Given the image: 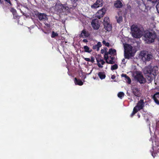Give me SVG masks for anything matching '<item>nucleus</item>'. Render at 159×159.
Segmentation results:
<instances>
[{
    "label": "nucleus",
    "mask_w": 159,
    "mask_h": 159,
    "mask_svg": "<svg viewBox=\"0 0 159 159\" xmlns=\"http://www.w3.org/2000/svg\"><path fill=\"white\" fill-rule=\"evenodd\" d=\"M132 36L136 38H140L143 35V31L140 26L135 24L130 27Z\"/></svg>",
    "instance_id": "f257e3e1"
},
{
    "label": "nucleus",
    "mask_w": 159,
    "mask_h": 159,
    "mask_svg": "<svg viewBox=\"0 0 159 159\" xmlns=\"http://www.w3.org/2000/svg\"><path fill=\"white\" fill-rule=\"evenodd\" d=\"M143 73L146 75V78L151 83L155 78L156 72L150 66L146 67L143 70Z\"/></svg>",
    "instance_id": "f03ea898"
},
{
    "label": "nucleus",
    "mask_w": 159,
    "mask_h": 159,
    "mask_svg": "<svg viewBox=\"0 0 159 159\" xmlns=\"http://www.w3.org/2000/svg\"><path fill=\"white\" fill-rule=\"evenodd\" d=\"M143 36L146 42L148 43H150L154 42L157 37V34L154 31L152 32L147 31L144 34Z\"/></svg>",
    "instance_id": "7ed1b4c3"
},
{
    "label": "nucleus",
    "mask_w": 159,
    "mask_h": 159,
    "mask_svg": "<svg viewBox=\"0 0 159 159\" xmlns=\"http://www.w3.org/2000/svg\"><path fill=\"white\" fill-rule=\"evenodd\" d=\"M124 56L125 58L129 59L131 57L133 56L132 52L133 48L130 45L127 44L124 46Z\"/></svg>",
    "instance_id": "20e7f679"
},
{
    "label": "nucleus",
    "mask_w": 159,
    "mask_h": 159,
    "mask_svg": "<svg viewBox=\"0 0 159 159\" xmlns=\"http://www.w3.org/2000/svg\"><path fill=\"white\" fill-rule=\"evenodd\" d=\"M134 79L140 84H143L146 83V79L140 72H137L134 77Z\"/></svg>",
    "instance_id": "39448f33"
},
{
    "label": "nucleus",
    "mask_w": 159,
    "mask_h": 159,
    "mask_svg": "<svg viewBox=\"0 0 159 159\" xmlns=\"http://www.w3.org/2000/svg\"><path fill=\"white\" fill-rule=\"evenodd\" d=\"M35 15L36 16L40 21H45L48 19L47 16L46 14L36 12Z\"/></svg>",
    "instance_id": "423d86ee"
},
{
    "label": "nucleus",
    "mask_w": 159,
    "mask_h": 159,
    "mask_svg": "<svg viewBox=\"0 0 159 159\" xmlns=\"http://www.w3.org/2000/svg\"><path fill=\"white\" fill-rule=\"evenodd\" d=\"M141 54L143 60H144L146 61H150L153 57L152 55V54H147L144 52H142L141 53Z\"/></svg>",
    "instance_id": "0eeeda50"
},
{
    "label": "nucleus",
    "mask_w": 159,
    "mask_h": 159,
    "mask_svg": "<svg viewBox=\"0 0 159 159\" xmlns=\"http://www.w3.org/2000/svg\"><path fill=\"white\" fill-rule=\"evenodd\" d=\"M106 12L105 8H102L101 9L98 10L95 15V17L99 19L103 17Z\"/></svg>",
    "instance_id": "6e6552de"
},
{
    "label": "nucleus",
    "mask_w": 159,
    "mask_h": 159,
    "mask_svg": "<svg viewBox=\"0 0 159 159\" xmlns=\"http://www.w3.org/2000/svg\"><path fill=\"white\" fill-rule=\"evenodd\" d=\"M144 102L143 99H140L137 105L134 107L138 111L143 109L144 107Z\"/></svg>",
    "instance_id": "1a4fd4ad"
},
{
    "label": "nucleus",
    "mask_w": 159,
    "mask_h": 159,
    "mask_svg": "<svg viewBox=\"0 0 159 159\" xmlns=\"http://www.w3.org/2000/svg\"><path fill=\"white\" fill-rule=\"evenodd\" d=\"M69 7L66 4H61L59 6L58 10L60 13L64 12L68 10Z\"/></svg>",
    "instance_id": "9d476101"
},
{
    "label": "nucleus",
    "mask_w": 159,
    "mask_h": 159,
    "mask_svg": "<svg viewBox=\"0 0 159 159\" xmlns=\"http://www.w3.org/2000/svg\"><path fill=\"white\" fill-rule=\"evenodd\" d=\"M133 93L136 97H139L140 96L141 93L139 89L137 86H134L132 88Z\"/></svg>",
    "instance_id": "9b49d317"
},
{
    "label": "nucleus",
    "mask_w": 159,
    "mask_h": 159,
    "mask_svg": "<svg viewBox=\"0 0 159 159\" xmlns=\"http://www.w3.org/2000/svg\"><path fill=\"white\" fill-rule=\"evenodd\" d=\"M90 33L86 29H84L81 32L80 34L79 35L80 38H88L90 36Z\"/></svg>",
    "instance_id": "f8f14e48"
},
{
    "label": "nucleus",
    "mask_w": 159,
    "mask_h": 159,
    "mask_svg": "<svg viewBox=\"0 0 159 159\" xmlns=\"http://www.w3.org/2000/svg\"><path fill=\"white\" fill-rule=\"evenodd\" d=\"M91 25L93 28L95 30H98L100 27L98 21L96 20H93L92 21Z\"/></svg>",
    "instance_id": "ddd939ff"
},
{
    "label": "nucleus",
    "mask_w": 159,
    "mask_h": 159,
    "mask_svg": "<svg viewBox=\"0 0 159 159\" xmlns=\"http://www.w3.org/2000/svg\"><path fill=\"white\" fill-rule=\"evenodd\" d=\"M96 60L97 62V65L98 67L100 68H102L103 66L102 65H104L105 63V62L101 58H96Z\"/></svg>",
    "instance_id": "4468645a"
},
{
    "label": "nucleus",
    "mask_w": 159,
    "mask_h": 159,
    "mask_svg": "<svg viewBox=\"0 0 159 159\" xmlns=\"http://www.w3.org/2000/svg\"><path fill=\"white\" fill-rule=\"evenodd\" d=\"M152 98L156 104L159 105V92H157L153 95L152 96Z\"/></svg>",
    "instance_id": "2eb2a0df"
},
{
    "label": "nucleus",
    "mask_w": 159,
    "mask_h": 159,
    "mask_svg": "<svg viewBox=\"0 0 159 159\" xmlns=\"http://www.w3.org/2000/svg\"><path fill=\"white\" fill-rule=\"evenodd\" d=\"M103 25L105 29L107 31H109L111 30V25L109 23L108 24L105 23Z\"/></svg>",
    "instance_id": "dca6fc26"
},
{
    "label": "nucleus",
    "mask_w": 159,
    "mask_h": 159,
    "mask_svg": "<svg viewBox=\"0 0 159 159\" xmlns=\"http://www.w3.org/2000/svg\"><path fill=\"white\" fill-rule=\"evenodd\" d=\"M114 6L116 8H121L123 6V4L120 0H117L114 3Z\"/></svg>",
    "instance_id": "f3484780"
},
{
    "label": "nucleus",
    "mask_w": 159,
    "mask_h": 159,
    "mask_svg": "<svg viewBox=\"0 0 159 159\" xmlns=\"http://www.w3.org/2000/svg\"><path fill=\"white\" fill-rule=\"evenodd\" d=\"M107 53L111 55H113V56L116 55V50L115 49H113L112 48H110L109 49L108 52H107Z\"/></svg>",
    "instance_id": "a211bd4d"
},
{
    "label": "nucleus",
    "mask_w": 159,
    "mask_h": 159,
    "mask_svg": "<svg viewBox=\"0 0 159 159\" xmlns=\"http://www.w3.org/2000/svg\"><path fill=\"white\" fill-rule=\"evenodd\" d=\"M98 76L101 80L104 79L106 76L104 72H100L98 73Z\"/></svg>",
    "instance_id": "6ab92c4d"
},
{
    "label": "nucleus",
    "mask_w": 159,
    "mask_h": 159,
    "mask_svg": "<svg viewBox=\"0 0 159 159\" xmlns=\"http://www.w3.org/2000/svg\"><path fill=\"white\" fill-rule=\"evenodd\" d=\"M102 46L101 43L100 42L97 43V44L94 45L93 47V49H97V51H98L99 49V48Z\"/></svg>",
    "instance_id": "aec40b11"
},
{
    "label": "nucleus",
    "mask_w": 159,
    "mask_h": 159,
    "mask_svg": "<svg viewBox=\"0 0 159 159\" xmlns=\"http://www.w3.org/2000/svg\"><path fill=\"white\" fill-rule=\"evenodd\" d=\"M75 83L76 84L80 86L82 85L83 84V82L80 80L77 79L76 78H75Z\"/></svg>",
    "instance_id": "412c9836"
},
{
    "label": "nucleus",
    "mask_w": 159,
    "mask_h": 159,
    "mask_svg": "<svg viewBox=\"0 0 159 159\" xmlns=\"http://www.w3.org/2000/svg\"><path fill=\"white\" fill-rule=\"evenodd\" d=\"M108 54L107 53V52H105V54H104V60L106 61V62L107 63L109 64V57L108 56Z\"/></svg>",
    "instance_id": "4be33fe9"
},
{
    "label": "nucleus",
    "mask_w": 159,
    "mask_h": 159,
    "mask_svg": "<svg viewBox=\"0 0 159 159\" xmlns=\"http://www.w3.org/2000/svg\"><path fill=\"white\" fill-rule=\"evenodd\" d=\"M84 52L90 53L92 51V49H90L87 46H84Z\"/></svg>",
    "instance_id": "5701e85b"
},
{
    "label": "nucleus",
    "mask_w": 159,
    "mask_h": 159,
    "mask_svg": "<svg viewBox=\"0 0 159 159\" xmlns=\"http://www.w3.org/2000/svg\"><path fill=\"white\" fill-rule=\"evenodd\" d=\"M110 58L111 59L109 60V64H112L115 63V61H114L115 58L113 56H112L111 55L109 57V59Z\"/></svg>",
    "instance_id": "b1692460"
},
{
    "label": "nucleus",
    "mask_w": 159,
    "mask_h": 159,
    "mask_svg": "<svg viewBox=\"0 0 159 159\" xmlns=\"http://www.w3.org/2000/svg\"><path fill=\"white\" fill-rule=\"evenodd\" d=\"M116 18L118 23H120L122 21L123 17L122 16H120L119 17L116 16Z\"/></svg>",
    "instance_id": "393cba45"
},
{
    "label": "nucleus",
    "mask_w": 159,
    "mask_h": 159,
    "mask_svg": "<svg viewBox=\"0 0 159 159\" xmlns=\"http://www.w3.org/2000/svg\"><path fill=\"white\" fill-rule=\"evenodd\" d=\"M138 111L134 107L133 111L130 115V117H132Z\"/></svg>",
    "instance_id": "a878e982"
},
{
    "label": "nucleus",
    "mask_w": 159,
    "mask_h": 159,
    "mask_svg": "<svg viewBox=\"0 0 159 159\" xmlns=\"http://www.w3.org/2000/svg\"><path fill=\"white\" fill-rule=\"evenodd\" d=\"M103 0H97L96 3H98L99 7H101L103 4Z\"/></svg>",
    "instance_id": "bb28decb"
},
{
    "label": "nucleus",
    "mask_w": 159,
    "mask_h": 159,
    "mask_svg": "<svg viewBox=\"0 0 159 159\" xmlns=\"http://www.w3.org/2000/svg\"><path fill=\"white\" fill-rule=\"evenodd\" d=\"M106 23L107 24L109 23V18L107 17H105L103 20V24Z\"/></svg>",
    "instance_id": "cd10ccee"
},
{
    "label": "nucleus",
    "mask_w": 159,
    "mask_h": 159,
    "mask_svg": "<svg viewBox=\"0 0 159 159\" xmlns=\"http://www.w3.org/2000/svg\"><path fill=\"white\" fill-rule=\"evenodd\" d=\"M118 68V65L116 64H115L114 65L111 66V69L113 70L117 69Z\"/></svg>",
    "instance_id": "c85d7f7f"
},
{
    "label": "nucleus",
    "mask_w": 159,
    "mask_h": 159,
    "mask_svg": "<svg viewBox=\"0 0 159 159\" xmlns=\"http://www.w3.org/2000/svg\"><path fill=\"white\" fill-rule=\"evenodd\" d=\"M72 3L73 4V6L72 7L75 8L77 6L76 2L78 1V0H70Z\"/></svg>",
    "instance_id": "c756f323"
},
{
    "label": "nucleus",
    "mask_w": 159,
    "mask_h": 159,
    "mask_svg": "<svg viewBox=\"0 0 159 159\" xmlns=\"http://www.w3.org/2000/svg\"><path fill=\"white\" fill-rule=\"evenodd\" d=\"M97 3H96V2L94 4L91 6V8H97L99 7V6Z\"/></svg>",
    "instance_id": "7c9ffc66"
},
{
    "label": "nucleus",
    "mask_w": 159,
    "mask_h": 159,
    "mask_svg": "<svg viewBox=\"0 0 159 159\" xmlns=\"http://www.w3.org/2000/svg\"><path fill=\"white\" fill-rule=\"evenodd\" d=\"M10 10L14 16L15 15L16 13V10L13 8H10Z\"/></svg>",
    "instance_id": "2f4dec72"
},
{
    "label": "nucleus",
    "mask_w": 159,
    "mask_h": 159,
    "mask_svg": "<svg viewBox=\"0 0 159 159\" xmlns=\"http://www.w3.org/2000/svg\"><path fill=\"white\" fill-rule=\"evenodd\" d=\"M58 36V34L57 33L55 32L54 31H52V34L51 35V37L52 38H54L56 37H57Z\"/></svg>",
    "instance_id": "473e14b6"
},
{
    "label": "nucleus",
    "mask_w": 159,
    "mask_h": 159,
    "mask_svg": "<svg viewBox=\"0 0 159 159\" xmlns=\"http://www.w3.org/2000/svg\"><path fill=\"white\" fill-rule=\"evenodd\" d=\"M124 95V93L123 92H120L118 94V96L119 98H121Z\"/></svg>",
    "instance_id": "72a5a7b5"
},
{
    "label": "nucleus",
    "mask_w": 159,
    "mask_h": 159,
    "mask_svg": "<svg viewBox=\"0 0 159 159\" xmlns=\"http://www.w3.org/2000/svg\"><path fill=\"white\" fill-rule=\"evenodd\" d=\"M150 3L153 4H155L156 2H158L159 0H147Z\"/></svg>",
    "instance_id": "f704fd0d"
},
{
    "label": "nucleus",
    "mask_w": 159,
    "mask_h": 159,
    "mask_svg": "<svg viewBox=\"0 0 159 159\" xmlns=\"http://www.w3.org/2000/svg\"><path fill=\"white\" fill-rule=\"evenodd\" d=\"M102 43L103 44L105 45V46L107 47H109L110 46V44L108 42H106L105 40H103L102 41Z\"/></svg>",
    "instance_id": "c9c22d12"
},
{
    "label": "nucleus",
    "mask_w": 159,
    "mask_h": 159,
    "mask_svg": "<svg viewBox=\"0 0 159 159\" xmlns=\"http://www.w3.org/2000/svg\"><path fill=\"white\" fill-rule=\"evenodd\" d=\"M150 26L152 29L155 28L156 27L154 23H151L150 24Z\"/></svg>",
    "instance_id": "e433bc0d"
},
{
    "label": "nucleus",
    "mask_w": 159,
    "mask_h": 159,
    "mask_svg": "<svg viewBox=\"0 0 159 159\" xmlns=\"http://www.w3.org/2000/svg\"><path fill=\"white\" fill-rule=\"evenodd\" d=\"M126 79L127 80H128V83L129 84L131 83V79H130V78L128 76Z\"/></svg>",
    "instance_id": "4c0bfd02"
},
{
    "label": "nucleus",
    "mask_w": 159,
    "mask_h": 159,
    "mask_svg": "<svg viewBox=\"0 0 159 159\" xmlns=\"http://www.w3.org/2000/svg\"><path fill=\"white\" fill-rule=\"evenodd\" d=\"M90 61H91L92 63H93L94 62V58L93 57H91V59Z\"/></svg>",
    "instance_id": "58836bf2"
},
{
    "label": "nucleus",
    "mask_w": 159,
    "mask_h": 159,
    "mask_svg": "<svg viewBox=\"0 0 159 159\" xmlns=\"http://www.w3.org/2000/svg\"><path fill=\"white\" fill-rule=\"evenodd\" d=\"M128 76L126 74H122L121 75V77H124L126 79Z\"/></svg>",
    "instance_id": "ea45409f"
},
{
    "label": "nucleus",
    "mask_w": 159,
    "mask_h": 159,
    "mask_svg": "<svg viewBox=\"0 0 159 159\" xmlns=\"http://www.w3.org/2000/svg\"><path fill=\"white\" fill-rule=\"evenodd\" d=\"M4 0L6 2H7V3H8L10 4V5H12V3L10 0Z\"/></svg>",
    "instance_id": "a19ab883"
},
{
    "label": "nucleus",
    "mask_w": 159,
    "mask_h": 159,
    "mask_svg": "<svg viewBox=\"0 0 159 159\" xmlns=\"http://www.w3.org/2000/svg\"><path fill=\"white\" fill-rule=\"evenodd\" d=\"M84 59L86 61H90V59L89 58H84Z\"/></svg>",
    "instance_id": "79ce46f5"
},
{
    "label": "nucleus",
    "mask_w": 159,
    "mask_h": 159,
    "mask_svg": "<svg viewBox=\"0 0 159 159\" xmlns=\"http://www.w3.org/2000/svg\"><path fill=\"white\" fill-rule=\"evenodd\" d=\"M101 53L102 54L104 53L105 54V50L104 49H102L101 50Z\"/></svg>",
    "instance_id": "37998d69"
},
{
    "label": "nucleus",
    "mask_w": 159,
    "mask_h": 159,
    "mask_svg": "<svg viewBox=\"0 0 159 159\" xmlns=\"http://www.w3.org/2000/svg\"><path fill=\"white\" fill-rule=\"evenodd\" d=\"M83 42H84V43H87L88 42V40L87 39H84L83 40Z\"/></svg>",
    "instance_id": "c03bdc74"
},
{
    "label": "nucleus",
    "mask_w": 159,
    "mask_h": 159,
    "mask_svg": "<svg viewBox=\"0 0 159 159\" xmlns=\"http://www.w3.org/2000/svg\"><path fill=\"white\" fill-rule=\"evenodd\" d=\"M116 78V76L115 75H112L111 76V79L113 80L115 79Z\"/></svg>",
    "instance_id": "a18cd8bd"
},
{
    "label": "nucleus",
    "mask_w": 159,
    "mask_h": 159,
    "mask_svg": "<svg viewBox=\"0 0 159 159\" xmlns=\"http://www.w3.org/2000/svg\"><path fill=\"white\" fill-rule=\"evenodd\" d=\"M122 61L124 63H126L125 60V59H124V58L122 60Z\"/></svg>",
    "instance_id": "49530a36"
},
{
    "label": "nucleus",
    "mask_w": 159,
    "mask_h": 159,
    "mask_svg": "<svg viewBox=\"0 0 159 159\" xmlns=\"http://www.w3.org/2000/svg\"><path fill=\"white\" fill-rule=\"evenodd\" d=\"M104 49L105 50V52H107V51L108 49L107 48H104Z\"/></svg>",
    "instance_id": "de8ad7c7"
},
{
    "label": "nucleus",
    "mask_w": 159,
    "mask_h": 159,
    "mask_svg": "<svg viewBox=\"0 0 159 159\" xmlns=\"http://www.w3.org/2000/svg\"><path fill=\"white\" fill-rule=\"evenodd\" d=\"M142 7H144V8H146V6L144 4H143L142 6Z\"/></svg>",
    "instance_id": "09e8293b"
},
{
    "label": "nucleus",
    "mask_w": 159,
    "mask_h": 159,
    "mask_svg": "<svg viewBox=\"0 0 159 159\" xmlns=\"http://www.w3.org/2000/svg\"><path fill=\"white\" fill-rule=\"evenodd\" d=\"M137 116H138V117L139 118L140 117V115L139 114H137Z\"/></svg>",
    "instance_id": "8fccbe9b"
},
{
    "label": "nucleus",
    "mask_w": 159,
    "mask_h": 159,
    "mask_svg": "<svg viewBox=\"0 0 159 159\" xmlns=\"http://www.w3.org/2000/svg\"><path fill=\"white\" fill-rule=\"evenodd\" d=\"M2 0H0V3H2Z\"/></svg>",
    "instance_id": "3c124183"
},
{
    "label": "nucleus",
    "mask_w": 159,
    "mask_h": 159,
    "mask_svg": "<svg viewBox=\"0 0 159 159\" xmlns=\"http://www.w3.org/2000/svg\"><path fill=\"white\" fill-rule=\"evenodd\" d=\"M139 8H140L141 9L142 11L143 10H142V8H141V7H139Z\"/></svg>",
    "instance_id": "603ef678"
}]
</instances>
